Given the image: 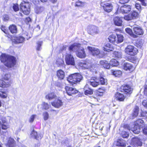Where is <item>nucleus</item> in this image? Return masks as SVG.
Returning a JSON list of instances; mask_svg holds the SVG:
<instances>
[{"label": "nucleus", "instance_id": "f257e3e1", "mask_svg": "<svg viewBox=\"0 0 147 147\" xmlns=\"http://www.w3.org/2000/svg\"><path fill=\"white\" fill-rule=\"evenodd\" d=\"M0 60L8 68L13 67L16 65V58L13 56L2 54L0 57Z\"/></svg>", "mask_w": 147, "mask_h": 147}, {"label": "nucleus", "instance_id": "f03ea898", "mask_svg": "<svg viewBox=\"0 0 147 147\" xmlns=\"http://www.w3.org/2000/svg\"><path fill=\"white\" fill-rule=\"evenodd\" d=\"M69 49L70 51L76 52V56L80 58H84L86 56L84 49L82 45L79 43H74L69 47Z\"/></svg>", "mask_w": 147, "mask_h": 147}, {"label": "nucleus", "instance_id": "7ed1b4c3", "mask_svg": "<svg viewBox=\"0 0 147 147\" xmlns=\"http://www.w3.org/2000/svg\"><path fill=\"white\" fill-rule=\"evenodd\" d=\"M82 76L80 73H75L69 76L67 78V81L73 85L74 84L78 83L82 79Z\"/></svg>", "mask_w": 147, "mask_h": 147}, {"label": "nucleus", "instance_id": "20e7f679", "mask_svg": "<svg viewBox=\"0 0 147 147\" xmlns=\"http://www.w3.org/2000/svg\"><path fill=\"white\" fill-rule=\"evenodd\" d=\"M144 124V121L141 119H138L134 122V128L131 130L135 134H138L140 131L141 128Z\"/></svg>", "mask_w": 147, "mask_h": 147}, {"label": "nucleus", "instance_id": "39448f33", "mask_svg": "<svg viewBox=\"0 0 147 147\" xmlns=\"http://www.w3.org/2000/svg\"><path fill=\"white\" fill-rule=\"evenodd\" d=\"M138 50L134 46L129 45V55L132 56L130 58H129V61L133 63H136L137 59L135 56L138 53Z\"/></svg>", "mask_w": 147, "mask_h": 147}, {"label": "nucleus", "instance_id": "423d86ee", "mask_svg": "<svg viewBox=\"0 0 147 147\" xmlns=\"http://www.w3.org/2000/svg\"><path fill=\"white\" fill-rule=\"evenodd\" d=\"M78 65L79 67L82 69H89L91 71H93L95 67L94 66L95 65H92L89 62L87 61H82L78 63Z\"/></svg>", "mask_w": 147, "mask_h": 147}, {"label": "nucleus", "instance_id": "0eeeda50", "mask_svg": "<svg viewBox=\"0 0 147 147\" xmlns=\"http://www.w3.org/2000/svg\"><path fill=\"white\" fill-rule=\"evenodd\" d=\"M20 9L25 15H28L30 13V3L28 2L23 1L20 4Z\"/></svg>", "mask_w": 147, "mask_h": 147}, {"label": "nucleus", "instance_id": "6e6552de", "mask_svg": "<svg viewBox=\"0 0 147 147\" xmlns=\"http://www.w3.org/2000/svg\"><path fill=\"white\" fill-rule=\"evenodd\" d=\"M87 32L89 34L93 36L99 34L100 31L98 27L91 25L88 26Z\"/></svg>", "mask_w": 147, "mask_h": 147}, {"label": "nucleus", "instance_id": "1a4fd4ad", "mask_svg": "<svg viewBox=\"0 0 147 147\" xmlns=\"http://www.w3.org/2000/svg\"><path fill=\"white\" fill-rule=\"evenodd\" d=\"M65 60L66 64L67 65H75L74 58L70 54L68 53L66 54Z\"/></svg>", "mask_w": 147, "mask_h": 147}, {"label": "nucleus", "instance_id": "9d476101", "mask_svg": "<svg viewBox=\"0 0 147 147\" xmlns=\"http://www.w3.org/2000/svg\"><path fill=\"white\" fill-rule=\"evenodd\" d=\"M127 2L126 3H125L124 4H125L123 6H122L120 8V10L121 12L123 14H126L127 15H125L124 18L126 20H129V5L127 4Z\"/></svg>", "mask_w": 147, "mask_h": 147}, {"label": "nucleus", "instance_id": "9b49d317", "mask_svg": "<svg viewBox=\"0 0 147 147\" xmlns=\"http://www.w3.org/2000/svg\"><path fill=\"white\" fill-rule=\"evenodd\" d=\"M100 5L103 8L104 10L107 12H111L113 9V6L110 3L106 2H102Z\"/></svg>", "mask_w": 147, "mask_h": 147}, {"label": "nucleus", "instance_id": "f8f14e48", "mask_svg": "<svg viewBox=\"0 0 147 147\" xmlns=\"http://www.w3.org/2000/svg\"><path fill=\"white\" fill-rule=\"evenodd\" d=\"M87 49L90 54L93 56H97L100 53L99 50L96 48L88 46Z\"/></svg>", "mask_w": 147, "mask_h": 147}, {"label": "nucleus", "instance_id": "ddd939ff", "mask_svg": "<svg viewBox=\"0 0 147 147\" xmlns=\"http://www.w3.org/2000/svg\"><path fill=\"white\" fill-rule=\"evenodd\" d=\"M11 39L13 42L15 44H19L23 43L25 40V38L22 36H11Z\"/></svg>", "mask_w": 147, "mask_h": 147}, {"label": "nucleus", "instance_id": "4468645a", "mask_svg": "<svg viewBox=\"0 0 147 147\" xmlns=\"http://www.w3.org/2000/svg\"><path fill=\"white\" fill-rule=\"evenodd\" d=\"M130 144L135 147L141 146L142 145V143L138 138L135 137L132 138L131 139Z\"/></svg>", "mask_w": 147, "mask_h": 147}, {"label": "nucleus", "instance_id": "2eb2a0df", "mask_svg": "<svg viewBox=\"0 0 147 147\" xmlns=\"http://www.w3.org/2000/svg\"><path fill=\"white\" fill-rule=\"evenodd\" d=\"M52 106L56 108H59L62 106L63 105V103L62 100L60 99L59 97H57L56 99L51 102Z\"/></svg>", "mask_w": 147, "mask_h": 147}, {"label": "nucleus", "instance_id": "dca6fc26", "mask_svg": "<svg viewBox=\"0 0 147 147\" xmlns=\"http://www.w3.org/2000/svg\"><path fill=\"white\" fill-rule=\"evenodd\" d=\"M58 97L56 94L54 92H51L47 94L45 96V98L49 100H52L56 99Z\"/></svg>", "mask_w": 147, "mask_h": 147}, {"label": "nucleus", "instance_id": "f3484780", "mask_svg": "<svg viewBox=\"0 0 147 147\" xmlns=\"http://www.w3.org/2000/svg\"><path fill=\"white\" fill-rule=\"evenodd\" d=\"M90 84L93 87H96L99 84V80L96 77L92 78L90 80Z\"/></svg>", "mask_w": 147, "mask_h": 147}, {"label": "nucleus", "instance_id": "a211bd4d", "mask_svg": "<svg viewBox=\"0 0 147 147\" xmlns=\"http://www.w3.org/2000/svg\"><path fill=\"white\" fill-rule=\"evenodd\" d=\"M114 23L115 25L118 26L122 25L123 21L122 18L118 17H116L113 19Z\"/></svg>", "mask_w": 147, "mask_h": 147}, {"label": "nucleus", "instance_id": "6ab92c4d", "mask_svg": "<svg viewBox=\"0 0 147 147\" xmlns=\"http://www.w3.org/2000/svg\"><path fill=\"white\" fill-rule=\"evenodd\" d=\"M102 49L104 51L107 52L113 51L114 49L113 45L109 43L106 44Z\"/></svg>", "mask_w": 147, "mask_h": 147}, {"label": "nucleus", "instance_id": "aec40b11", "mask_svg": "<svg viewBox=\"0 0 147 147\" xmlns=\"http://www.w3.org/2000/svg\"><path fill=\"white\" fill-rule=\"evenodd\" d=\"M133 30L135 33L138 35H142L144 32L140 26L135 27Z\"/></svg>", "mask_w": 147, "mask_h": 147}, {"label": "nucleus", "instance_id": "412c9836", "mask_svg": "<svg viewBox=\"0 0 147 147\" xmlns=\"http://www.w3.org/2000/svg\"><path fill=\"white\" fill-rule=\"evenodd\" d=\"M31 136L34 137L36 139L38 140H40L42 137V134H39L38 135L36 132L33 130L31 134Z\"/></svg>", "mask_w": 147, "mask_h": 147}, {"label": "nucleus", "instance_id": "4be33fe9", "mask_svg": "<svg viewBox=\"0 0 147 147\" xmlns=\"http://www.w3.org/2000/svg\"><path fill=\"white\" fill-rule=\"evenodd\" d=\"M6 145L9 147H14L16 145L15 142L13 139L10 138L8 140Z\"/></svg>", "mask_w": 147, "mask_h": 147}, {"label": "nucleus", "instance_id": "5701e85b", "mask_svg": "<svg viewBox=\"0 0 147 147\" xmlns=\"http://www.w3.org/2000/svg\"><path fill=\"white\" fill-rule=\"evenodd\" d=\"M108 39L109 42L115 45H116V36L115 35L112 34L109 35Z\"/></svg>", "mask_w": 147, "mask_h": 147}, {"label": "nucleus", "instance_id": "b1692460", "mask_svg": "<svg viewBox=\"0 0 147 147\" xmlns=\"http://www.w3.org/2000/svg\"><path fill=\"white\" fill-rule=\"evenodd\" d=\"M115 98L116 100L119 101H123L125 98L123 95L119 92L116 93Z\"/></svg>", "mask_w": 147, "mask_h": 147}, {"label": "nucleus", "instance_id": "393cba45", "mask_svg": "<svg viewBox=\"0 0 147 147\" xmlns=\"http://www.w3.org/2000/svg\"><path fill=\"white\" fill-rule=\"evenodd\" d=\"M57 76L59 79L61 80L63 79L65 76V74L63 71L60 69L57 71Z\"/></svg>", "mask_w": 147, "mask_h": 147}, {"label": "nucleus", "instance_id": "a878e982", "mask_svg": "<svg viewBox=\"0 0 147 147\" xmlns=\"http://www.w3.org/2000/svg\"><path fill=\"white\" fill-rule=\"evenodd\" d=\"M84 94L86 95L89 94H92L93 93V91L90 88H88V86L87 85L84 87Z\"/></svg>", "mask_w": 147, "mask_h": 147}, {"label": "nucleus", "instance_id": "bb28decb", "mask_svg": "<svg viewBox=\"0 0 147 147\" xmlns=\"http://www.w3.org/2000/svg\"><path fill=\"white\" fill-rule=\"evenodd\" d=\"M10 82L0 80V87L3 88H7L10 86Z\"/></svg>", "mask_w": 147, "mask_h": 147}, {"label": "nucleus", "instance_id": "cd10ccee", "mask_svg": "<svg viewBox=\"0 0 147 147\" xmlns=\"http://www.w3.org/2000/svg\"><path fill=\"white\" fill-rule=\"evenodd\" d=\"M100 64L101 66L106 69H109L110 65L108 62L105 60H102L100 61Z\"/></svg>", "mask_w": 147, "mask_h": 147}, {"label": "nucleus", "instance_id": "c85d7f7f", "mask_svg": "<svg viewBox=\"0 0 147 147\" xmlns=\"http://www.w3.org/2000/svg\"><path fill=\"white\" fill-rule=\"evenodd\" d=\"M72 3L74 4L75 6H83L84 5V3L79 1V0H72Z\"/></svg>", "mask_w": 147, "mask_h": 147}, {"label": "nucleus", "instance_id": "c756f323", "mask_svg": "<svg viewBox=\"0 0 147 147\" xmlns=\"http://www.w3.org/2000/svg\"><path fill=\"white\" fill-rule=\"evenodd\" d=\"M111 72L112 74L115 77H119L122 74V71L119 70L115 71L111 70Z\"/></svg>", "mask_w": 147, "mask_h": 147}, {"label": "nucleus", "instance_id": "7c9ffc66", "mask_svg": "<svg viewBox=\"0 0 147 147\" xmlns=\"http://www.w3.org/2000/svg\"><path fill=\"white\" fill-rule=\"evenodd\" d=\"M121 91L123 92L125 94L129 93V86L127 85L124 84L121 87Z\"/></svg>", "mask_w": 147, "mask_h": 147}, {"label": "nucleus", "instance_id": "2f4dec72", "mask_svg": "<svg viewBox=\"0 0 147 147\" xmlns=\"http://www.w3.org/2000/svg\"><path fill=\"white\" fill-rule=\"evenodd\" d=\"M8 96V94L5 90H0V97L2 98H6Z\"/></svg>", "mask_w": 147, "mask_h": 147}, {"label": "nucleus", "instance_id": "473e14b6", "mask_svg": "<svg viewBox=\"0 0 147 147\" xmlns=\"http://www.w3.org/2000/svg\"><path fill=\"white\" fill-rule=\"evenodd\" d=\"M109 64L110 66L111 65L113 67H116L119 65V62L116 59H113L111 60Z\"/></svg>", "mask_w": 147, "mask_h": 147}, {"label": "nucleus", "instance_id": "72a5a7b5", "mask_svg": "<svg viewBox=\"0 0 147 147\" xmlns=\"http://www.w3.org/2000/svg\"><path fill=\"white\" fill-rule=\"evenodd\" d=\"M122 53L119 51H115L113 55V57L116 59H121L122 57Z\"/></svg>", "mask_w": 147, "mask_h": 147}, {"label": "nucleus", "instance_id": "f704fd0d", "mask_svg": "<svg viewBox=\"0 0 147 147\" xmlns=\"http://www.w3.org/2000/svg\"><path fill=\"white\" fill-rule=\"evenodd\" d=\"M9 29L12 33H16L17 31V28L16 26L14 24L11 25L9 27Z\"/></svg>", "mask_w": 147, "mask_h": 147}, {"label": "nucleus", "instance_id": "c9c22d12", "mask_svg": "<svg viewBox=\"0 0 147 147\" xmlns=\"http://www.w3.org/2000/svg\"><path fill=\"white\" fill-rule=\"evenodd\" d=\"M138 13L135 11H134L131 13V17H129V20L136 18L138 17Z\"/></svg>", "mask_w": 147, "mask_h": 147}, {"label": "nucleus", "instance_id": "e433bc0d", "mask_svg": "<svg viewBox=\"0 0 147 147\" xmlns=\"http://www.w3.org/2000/svg\"><path fill=\"white\" fill-rule=\"evenodd\" d=\"M117 40H116V45L122 42L123 40V37L122 35L117 34Z\"/></svg>", "mask_w": 147, "mask_h": 147}, {"label": "nucleus", "instance_id": "4c0bfd02", "mask_svg": "<svg viewBox=\"0 0 147 147\" xmlns=\"http://www.w3.org/2000/svg\"><path fill=\"white\" fill-rule=\"evenodd\" d=\"M42 108V109L45 110H47L49 109L51 106L48 103L45 102H43L41 104Z\"/></svg>", "mask_w": 147, "mask_h": 147}, {"label": "nucleus", "instance_id": "58836bf2", "mask_svg": "<svg viewBox=\"0 0 147 147\" xmlns=\"http://www.w3.org/2000/svg\"><path fill=\"white\" fill-rule=\"evenodd\" d=\"M44 10V8L42 7H37L35 9V12L37 14H40Z\"/></svg>", "mask_w": 147, "mask_h": 147}, {"label": "nucleus", "instance_id": "ea45409f", "mask_svg": "<svg viewBox=\"0 0 147 147\" xmlns=\"http://www.w3.org/2000/svg\"><path fill=\"white\" fill-rule=\"evenodd\" d=\"M11 77L10 75L6 74L3 76V78L6 82H9L10 84V80Z\"/></svg>", "mask_w": 147, "mask_h": 147}, {"label": "nucleus", "instance_id": "a19ab883", "mask_svg": "<svg viewBox=\"0 0 147 147\" xmlns=\"http://www.w3.org/2000/svg\"><path fill=\"white\" fill-rule=\"evenodd\" d=\"M139 108L138 107L136 106L135 107L134 111L133 114V116L134 117H136L138 114Z\"/></svg>", "mask_w": 147, "mask_h": 147}, {"label": "nucleus", "instance_id": "79ce46f5", "mask_svg": "<svg viewBox=\"0 0 147 147\" xmlns=\"http://www.w3.org/2000/svg\"><path fill=\"white\" fill-rule=\"evenodd\" d=\"M64 63V61L63 59L58 58L57 59L56 63L57 66L62 65Z\"/></svg>", "mask_w": 147, "mask_h": 147}, {"label": "nucleus", "instance_id": "37998d69", "mask_svg": "<svg viewBox=\"0 0 147 147\" xmlns=\"http://www.w3.org/2000/svg\"><path fill=\"white\" fill-rule=\"evenodd\" d=\"M116 145L118 146H125V144L123 142V141L121 140H119L117 141Z\"/></svg>", "mask_w": 147, "mask_h": 147}, {"label": "nucleus", "instance_id": "c03bdc74", "mask_svg": "<svg viewBox=\"0 0 147 147\" xmlns=\"http://www.w3.org/2000/svg\"><path fill=\"white\" fill-rule=\"evenodd\" d=\"M42 116L45 121L47 120L49 118V113L47 111H45L42 113Z\"/></svg>", "mask_w": 147, "mask_h": 147}, {"label": "nucleus", "instance_id": "a18cd8bd", "mask_svg": "<svg viewBox=\"0 0 147 147\" xmlns=\"http://www.w3.org/2000/svg\"><path fill=\"white\" fill-rule=\"evenodd\" d=\"M37 115L36 114L31 115L28 119V121L30 123H32L36 118Z\"/></svg>", "mask_w": 147, "mask_h": 147}, {"label": "nucleus", "instance_id": "49530a36", "mask_svg": "<svg viewBox=\"0 0 147 147\" xmlns=\"http://www.w3.org/2000/svg\"><path fill=\"white\" fill-rule=\"evenodd\" d=\"M65 89L67 94L71 96V92L72 90V88L69 87L68 86H66Z\"/></svg>", "mask_w": 147, "mask_h": 147}, {"label": "nucleus", "instance_id": "de8ad7c7", "mask_svg": "<svg viewBox=\"0 0 147 147\" xmlns=\"http://www.w3.org/2000/svg\"><path fill=\"white\" fill-rule=\"evenodd\" d=\"M100 81L101 84L105 85L107 83V80L106 79L102 77H100Z\"/></svg>", "mask_w": 147, "mask_h": 147}, {"label": "nucleus", "instance_id": "09e8293b", "mask_svg": "<svg viewBox=\"0 0 147 147\" xmlns=\"http://www.w3.org/2000/svg\"><path fill=\"white\" fill-rule=\"evenodd\" d=\"M105 91V89L104 88H99L98 89V92L102 93L101 94H97L96 95H98V96H102V93H104ZM98 94V93H97Z\"/></svg>", "mask_w": 147, "mask_h": 147}, {"label": "nucleus", "instance_id": "8fccbe9b", "mask_svg": "<svg viewBox=\"0 0 147 147\" xmlns=\"http://www.w3.org/2000/svg\"><path fill=\"white\" fill-rule=\"evenodd\" d=\"M42 44V41H38L37 42V45L36 49L38 51H40L41 49V46Z\"/></svg>", "mask_w": 147, "mask_h": 147}, {"label": "nucleus", "instance_id": "3c124183", "mask_svg": "<svg viewBox=\"0 0 147 147\" xmlns=\"http://www.w3.org/2000/svg\"><path fill=\"white\" fill-rule=\"evenodd\" d=\"M123 68L126 71L129 69V63L128 62H125L123 66Z\"/></svg>", "mask_w": 147, "mask_h": 147}, {"label": "nucleus", "instance_id": "603ef678", "mask_svg": "<svg viewBox=\"0 0 147 147\" xmlns=\"http://www.w3.org/2000/svg\"><path fill=\"white\" fill-rule=\"evenodd\" d=\"M142 131L144 135H147V124L144 125L142 127Z\"/></svg>", "mask_w": 147, "mask_h": 147}, {"label": "nucleus", "instance_id": "864d4df0", "mask_svg": "<svg viewBox=\"0 0 147 147\" xmlns=\"http://www.w3.org/2000/svg\"><path fill=\"white\" fill-rule=\"evenodd\" d=\"M129 35L134 38H136L137 37V36L134 34L132 30L129 28Z\"/></svg>", "mask_w": 147, "mask_h": 147}, {"label": "nucleus", "instance_id": "5fc2aeb1", "mask_svg": "<svg viewBox=\"0 0 147 147\" xmlns=\"http://www.w3.org/2000/svg\"><path fill=\"white\" fill-rule=\"evenodd\" d=\"M141 116L147 117V112L146 111H143L141 110L140 112Z\"/></svg>", "mask_w": 147, "mask_h": 147}, {"label": "nucleus", "instance_id": "6e6d98bb", "mask_svg": "<svg viewBox=\"0 0 147 147\" xmlns=\"http://www.w3.org/2000/svg\"><path fill=\"white\" fill-rule=\"evenodd\" d=\"M135 69V67L129 63V71L130 70L131 71H134Z\"/></svg>", "mask_w": 147, "mask_h": 147}, {"label": "nucleus", "instance_id": "4d7b16f0", "mask_svg": "<svg viewBox=\"0 0 147 147\" xmlns=\"http://www.w3.org/2000/svg\"><path fill=\"white\" fill-rule=\"evenodd\" d=\"M13 9L15 11H17L19 9L17 4H14L13 6Z\"/></svg>", "mask_w": 147, "mask_h": 147}, {"label": "nucleus", "instance_id": "13d9d810", "mask_svg": "<svg viewBox=\"0 0 147 147\" xmlns=\"http://www.w3.org/2000/svg\"><path fill=\"white\" fill-rule=\"evenodd\" d=\"M142 104L145 107L147 108V99L143 100Z\"/></svg>", "mask_w": 147, "mask_h": 147}, {"label": "nucleus", "instance_id": "bf43d9fd", "mask_svg": "<svg viewBox=\"0 0 147 147\" xmlns=\"http://www.w3.org/2000/svg\"><path fill=\"white\" fill-rule=\"evenodd\" d=\"M3 20L4 21H7L9 19V17L7 15H5L3 16Z\"/></svg>", "mask_w": 147, "mask_h": 147}, {"label": "nucleus", "instance_id": "052dcab7", "mask_svg": "<svg viewBox=\"0 0 147 147\" xmlns=\"http://www.w3.org/2000/svg\"><path fill=\"white\" fill-rule=\"evenodd\" d=\"M78 92V91L75 88H72V90L71 92V96L72 94H76Z\"/></svg>", "mask_w": 147, "mask_h": 147}, {"label": "nucleus", "instance_id": "680f3d73", "mask_svg": "<svg viewBox=\"0 0 147 147\" xmlns=\"http://www.w3.org/2000/svg\"><path fill=\"white\" fill-rule=\"evenodd\" d=\"M1 30L3 31L5 33L7 34V31L5 30V27L3 26H2L1 27Z\"/></svg>", "mask_w": 147, "mask_h": 147}, {"label": "nucleus", "instance_id": "e2e57ef3", "mask_svg": "<svg viewBox=\"0 0 147 147\" xmlns=\"http://www.w3.org/2000/svg\"><path fill=\"white\" fill-rule=\"evenodd\" d=\"M129 0H119V3L121 4H124L128 2Z\"/></svg>", "mask_w": 147, "mask_h": 147}, {"label": "nucleus", "instance_id": "0e129e2a", "mask_svg": "<svg viewBox=\"0 0 147 147\" xmlns=\"http://www.w3.org/2000/svg\"><path fill=\"white\" fill-rule=\"evenodd\" d=\"M123 138H126L129 136V134L127 132H123Z\"/></svg>", "mask_w": 147, "mask_h": 147}, {"label": "nucleus", "instance_id": "69168bd1", "mask_svg": "<svg viewBox=\"0 0 147 147\" xmlns=\"http://www.w3.org/2000/svg\"><path fill=\"white\" fill-rule=\"evenodd\" d=\"M99 125H100V126H99L100 129L101 131H102V130L103 128L104 127V124L102 123H101L99 124Z\"/></svg>", "mask_w": 147, "mask_h": 147}, {"label": "nucleus", "instance_id": "338daca9", "mask_svg": "<svg viewBox=\"0 0 147 147\" xmlns=\"http://www.w3.org/2000/svg\"><path fill=\"white\" fill-rule=\"evenodd\" d=\"M25 21L26 23H28L31 21V19L29 17L26 18Z\"/></svg>", "mask_w": 147, "mask_h": 147}, {"label": "nucleus", "instance_id": "774afa93", "mask_svg": "<svg viewBox=\"0 0 147 147\" xmlns=\"http://www.w3.org/2000/svg\"><path fill=\"white\" fill-rule=\"evenodd\" d=\"M144 92L145 94L147 96V85L145 87Z\"/></svg>", "mask_w": 147, "mask_h": 147}]
</instances>
